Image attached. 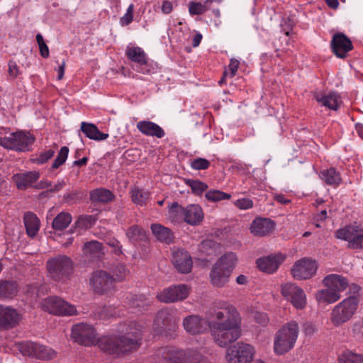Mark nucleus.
Instances as JSON below:
<instances>
[{
    "label": "nucleus",
    "instance_id": "34",
    "mask_svg": "<svg viewBox=\"0 0 363 363\" xmlns=\"http://www.w3.org/2000/svg\"><path fill=\"white\" fill-rule=\"evenodd\" d=\"M83 252L90 258L99 257L104 253L102 244L96 240L86 242L83 247Z\"/></svg>",
    "mask_w": 363,
    "mask_h": 363
},
{
    "label": "nucleus",
    "instance_id": "28",
    "mask_svg": "<svg viewBox=\"0 0 363 363\" xmlns=\"http://www.w3.org/2000/svg\"><path fill=\"white\" fill-rule=\"evenodd\" d=\"M237 256L233 252H229L223 255L214 264L216 268H221L222 270L229 271L231 274L237 263Z\"/></svg>",
    "mask_w": 363,
    "mask_h": 363
},
{
    "label": "nucleus",
    "instance_id": "35",
    "mask_svg": "<svg viewBox=\"0 0 363 363\" xmlns=\"http://www.w3.org/2000/svg\"><path fill=\"white\" fill-rule=\"evenodd\" d=\"M90 197L94 202L106 203L113 199V194L108 189L100 188L91 191Z\"/></svg>",
    "mask_w": 363,
    "mask_h": 363
},
{
    "label": "nucleus",
    "instance_id": "63",
    "mask_svg": "<svg viewBox=\"0 0 363 363\" xmlns=\"http://www.w3.org/2000/svg\"><path fill=\"white\" fill-rule=\"evenodd\" d=\"M40 55L42 57L46 58L49 56V49L45 43L39 45Z\"/></svg>",
    "mask_w": 363,
    "mask_h": 363
},
{
    "label": "nucleus",
    "instance_id": "23",
    "mask_svg": "<svg viewBox=\"0 0 363 363\" xmlns=\"http://www.w3.org/2000/svg\"><path fill=\"white\" fill-rule=\"evenodd\" d=\"M203 218V213L200 206L190 204L185 207L184 221L186 223L196 225L199 224Z\"/></svg>",
    "mask_w": 363,
    "mask_h": 363
},
{
    "label": "nucleus",
    "instance_id": "10",
    "mask_svg": "<svg viewBox=\"0 0 363 363\" xmlns=\"http://www.w3.org/2000/svg\"><path fill=\"white\" fill-rule=\"evenodd\" d=\"M41 308L43 311L57 315H73L77 313L74 305L58 296H50L43 299Z\"/></svg>",
    "mask_w": 363,
    "mask_h": 363
},
{
    "label": "nucleus",
    "instance_id": "21",
    "mask_svg": "<svg viewBox=\"0 0 363 363\" xmlns=\"http://www.w3.org/2000/svg\"><path fill=\"white\" fill-rule=\"evenodd\" d=\"M39 178V173L35 171L17 173L12 177V180L20 190L30 186Z\"/></svg>",
    "mask_w": 363,
    "mask_h": 363
},
{
    "label": "nucleus",
    "instance_id": "45",
    "mask_svg": "<svg viewBox=\"0 0 363 363\" xmlns=\"http://www.w3.org/2000/svg\"><path fill=\"white\" fill-rule=\"evenodd\" d=\"M205 197L209 201L217 202L230 199L231 195L219 190H209L206 193Z\"/></svg>",
    "mask_w": 363,
    "mask_h": 363
},
{
    "label": "nucleus",
    "instance_id": "18",
    "mask_svg": "<svg viewBox=\"0 0 363 363\" xmlns=\"http://www.w3.org/2000/svg\"><path fill=\"white\" fill-rule=\"evenodd\" d=\"M284 259L285 256L281 254L269 255L257 259V264L262 272L271 274L279 268Z\"/></svg>",
    "mask_w": 363,
    "mask_h": 363
},
{
    "label": "nucleus",
    "instance_id": "54",
    "mask_svg": "<svg viewBox=\"0 0 363 363\" xmlns=\"http://www.w3.org/2000/svg\"><path fill=\"white\" fill-rule=\"evenodd\" d=\"M234 205L241 210H247L253 206V201L249 198H242L234 201Z\"/></svg>",
    "mask_w": 363,
    "mask_h": 363
},
{
    "label": "nucleus",
    "instance_id": "11",
    "mask_svg": "<svg viewBox=\"0 0 363 363\" xmlns=\"http://www.w3.org/2000/svg\"><path fill=\"white\" fill-rule=\"evenodd\" d=\"M281 294L296 309L302 310L306 307V295L296 284L288 282L281 284Z\"/></svg>",
    "mask_w": 363,
    "mask_h": 363
},
{
    "label": "nucleus",
    "instance_id": "59",
    "mask_svg": "<svg viewBox=\"0 0 363 363\" xmlns=\"http://www.w3.org/2000/svg\"><path fill=\"white\" fill-rule=\"evenodd\" d=\"M107 245L111 247L113 249V251L117 255H121L122 252V245L120 244V242L114 238L109 239L107 241Z\"/></svg>",
    "mask_w": 363,
    "mask_h": 363
},
{
    "label": "nucleus",
    "instance_id": "44",
    "mask_svg": "<svg viewBox=\"0 0 363 363\" xmlns=\"http://www.w3.org/2000/svg\"><path fill=\"white\" fill-rule=\"evenodd\" d=\"M55 355V352L51 348L42 345H38L35 357L43 360H49L54 358Z\"/></svg>",
    "mask_w": 363,
    "mask_h": 363
},
{
    "label": "nucleus",
    "instance_id": "17",
    "mask_svg": "<svg viewBox=\"0 0 363 363\" xmlns=\"http://www.w3.org/2000/svg\"><path fill=\"white\" fill-rule=\"evenodd\" d=\"M172 262L175 268L182 273H189L192 267V259L187 251L177 250L173 252Z\"/></svg>",
    "mask_w": 363,
    "mask_h": 363
},
{
    "label": "nucleus",
    "instance_id": "64",
    "mask_svg": "<svg viewBox=\"0 0 363 363\" xmlns=\"http://www.w3.org/2000/svg\"><path fill=\"white\" fill-rule=\"evenodd\" d=\"M274 199L277 201L281 204H288L290 203V200L285 198V196L282 194H278L274 196Z\"/></svg>",
    "mask_w": 363,
    "mask_h": 363
},
{
    "label": "nucleus",
    "instance_id": "4",
    "mask_svg": "<svg viewBox=\"0 0 363 363\" xmlns=\"http://www.w3.org/2000/svg\"><path fill=\"white\" fill-rule=\"evenodd\" d=\"M159 354L167 363H210L196 350H181L175 347L168 346L161 348Z\"/></svg>",
    "mask_w": 363,
    "mask_h": 363
},
{
    "label": "nucleus",
    "instance_id": "62",
    "mask_svg": "<svg viewBox=\"0 0 363 363\" xmlns=\"http://www.w3.org/2000/svg\"><path fill=\"white\" fill-rule=\"evenodd\" d=\"M173 9L172 3L169 1H164L161 6V10L163 13L169 14L172 12Z\"/></svg>",
    "mask_w": 363,
    "mask_h": 363
},
{
    "label": "nucleus",
    "instance_id": "39",
    "mask_svg": "<svg viewBox=\"0 0 363 363\" xmlns=\"http://www.w3.org/2000/svg\"><path fill=\"white\" fill-rule=\"evenodd\" d=\"M111 272L110 274L114 284L124 281L130 273L128 267L123 264L113 266L111 269Z\"/></svg>",
    "mask_w": 363,
    "mask_h": 363
},
{
    "label": "nucleus",
    "instance_id": "20",
    "mask_svg": "<svg viewBox=\"0 0 363 363\" xmlns=\"http://www.w3.org/2000/svg\"><path fill=\"white\" fill-rule=\"evenodd\" d=\"M274 229V223L269 218H256L250 226L251 233L257 236H264Z\"/></svg>",
    "mask_w": 363,
    "mask_h": 363
},
{
    "label": "nucleus",
    "instance_id": "56",
    "mask_svg": "<svg viewBox=\"0 0 363 363\" xmlns=\"http://www.w3.org/2000/svg\"><path fill=\"white\" fill-rule=\"evenodd\" d=\"M55 154V151L49 149L42 152L38 157L35 160L36 163L38 164H43L46 162L48 160L53 157Z\"/></svg>",
    "mask_w": 363,
    "mask_h": 363
},
{
    "label": "nucleus",
    "instance_id": "15",
    "mask_svg": "<svg viewBox=\"0 0 363 363\" xmlns=\"http://www.w3.org/2000/svg\"><path fill=\"white\" fill-rule=\"evenodd\" d=\"M331 46L335 55L340 58L345 57L347 53L352 49V42L343 33L333 35Z\"/></svg>",
    "mask_w": 363,
    "mask_h": 363
},
{
    "label": "nucleus",
    "instance_id": "7",
    "mask_svg": "<svg viewBox=\"0 0 363 363\" xmlns=\"http://www.w3.org/2000/svg\"><path fill=\"white\" fill-rule=\"evenodd\" d=\"M256 354L254 345L244 342H238L225 351L228 363H252Z\"/></svg>",
    "mask_w": 363,
    "mask_h": 363
},
{
    "label": "nucleus",
    "instance_id": "60",
    "mask_svg": "<svg viewBox=\"0 0 363 363\" xmlns=\"http://www.w3.org/2000/svg\"><path fill=\"white\" fill-rule=\"evenodd\" d=\"M169 313L167 311H160L155 318V323L157 325H160L161 323H162L163 325H166V320L168 318Z\"/></svg>",
    "mask_w": 363,
    "mask_h": 363
},
{
    "label": "nucleus",
    "instance_id": "43",
    "mask_svg": "<svg viewBox=\"0 0 363 363\" xmlns=\"http://www.w3.org/2000/svg\"><path fill=\"white\" fill-rule=\"evenodd\" d=\"M38 345V343L30 341L22 342L18 344V349L22 354L35 357Z\"/></svg>",
    "mask_w": 363,
    "mask_h": 363
},
{
    "label": "nucleus",
    "instance_id": "50",
    "mask_svg": "<svg viewBox=\"0 0 363 363\" xmlns=\"http://www.w3.org/2000/svg\"><path fill=\"white\" fill-rule=\"evenodd\" d=\"M69 154V148L66 146L62 147L60 150L57 158L55 160L52 167L57 169L62 164H63L67 159Z\"/></svg>",
    "mask_w": 363,
    "mask_h": 363
},
{
    "label": "nucleus",
    "instance_id": "48",
    "mask_svg": "<svg viewBox=\"0 0 363 363\" xmlns=\"http://www.w3.org/2000/svg\"><path fill=\"white\" fill-rule=\"evenodd\" d=\"M210 6L208 4L203 3L191 1L189 4V11L191 15H199L203 13L208 10Z\"/></svg>",
    "mask_w": 363,
    "mask_h": 363
},
{
    "label": "nucleus",
    "instance_id": "46",
    "mask_svg": "<svg viewBox=\"0 0 363 363\" xmlns=\"http://www.w3.org/2000/svg\"><path fill=\"white\" fill-rule=\"evenodd\" d=\"M185 183L191 188L192 192L196 195L201 194L208 188L206 183L199 180L186 179Z\"/></svg>",
    "mask_w": 363,
    "mask_h": 363
},
{
    "label": "nucleus",
    "instance_id": "12",
    "mask_svg": "<svg viewBox=\"0 0 363 363\" xmlns=\"http://www.w3.org/2000/svg\"><path fill=\"white\" fill-rule=\"evenodd\" d=\"M317 269L318 264L315 260L304 257L294 264L291 274L297 280L308 279L315 274Z\"/></svg>",
    "mask_w": 363,
    "mask_h": 363
},
{
    "label": "nucleus",
    "instance_id": "26",
    "mask_svg": "<svg viewBox=\"0 0 363 363\" xmlns=\"http://www.w3.org/2000/svg\"><path fill=\"white\" fill-rule=\"evenodd\" d=\"M81 130L91 140L101 141L108 138V133L100 132L98 128L93 123L82 122L81 123Z\"/></svg>",
    "mask_w": 363,
    "mask_h": 363
},
{
    "label": "nucleus",
    "instance_id": "47",
    "mask_svg": "<svg viewBox=\"0 0 363 363\" xmlns=\"http://www.w3.org/2000/svg\"><path fill=\"white\" fill-rule=\"evenodd\" d=\"M95 223V218L92 216H81L75 222L74 228L80 230L90 228Z\"/></svg>",
    "mask_w": 363,
    "mask_h": 363
},
{
    "label": "nucleus",
    "instance_id": "40",
    "mask_svg": "<svg viewBox=\"0 0 363 363\" xmlns=\"http://www.w3.org/2000/svg\"><path fill=\"white\" fill-rule=\"evenodd\" d=\"M126 237L133 243L146 239L145 232L138 225H132L126 231Z\"/></svg>",
    "mask_w": 363,
    "mask_h": 363
},
{
    "label": "nucleus",
    "instance_id": "24",
    "mask_svg": "<svg viewBox=\"0 0 363 363\" xmlns=\"http://www.w3.org/2000/svg\"><path fill=\"white\" fill-rule=\"evenodd\" d=\"M325 286L340 294L347 286L346 279L338 274H330L323 279Z\"/></svg>",
    "mask_w": 363,
    "mask_h": 363
},
{
    "label": "nucleus",
    "instance_id": "1",
    "mask_svg": "<svg viewBox=\"0 0 363 363\" xmlns=\"http://www.w3.org/2000/svg\"><path fill=\"white\" fill-rule=\"evenodd\" d=\"M121 337L104 336L97 338V334L92 325L79 323L72 329V337L79 344L85 346L98 344L99 347L112 354L119 355L137 350L142 340L141 327L135 323H131L125 329Z\"/></svg>",
    "mask_w": 363,
    "mask_h": 363
},
{
    "label": "nucleus",
    "instance_id": "41",
    "mask_svg": "<svg viewBox=\"0 0 363 363\" xmlns=\"http://www.w3.org/2000/svg\"><path fill=\"white\" fill-rule=\"evenodd\" d=\"M133 201L140 206L145 204L149 199L150 194L148 191L145 189H140L134 188L131 191Z\"/></svg>",
    "mask_w": 363,
    "mask_h": 363
},
{
    "label": "nucleus",
    "instance_id": "25",
    "mask_svg": "<svg viewBox=\"0 0 363 363\" xmlns=\"http://www.w3.org/2000/svg\"><path fill=\"white\" fill-rule=\"evenodd\" d=\"M151 230L156 239L162 242L169 244L174 240V234L171 230L160 224H152Z\"/></svg>",
    "mask_w": 363,
    "mask_h": 363
},
{
    "label": "nucleus",
    "instance_id": "6",
    "mask_svg": "<svg viewBox=\"0 0 363 363\" xmlns=\"http://www.w3.org/2000/svg\"><path fill=\"white\" fill-rule=\"evenodd\" d=\"M358 299L351 296L337 304L332 310L330 320L333 325L339 327L351 319L358 307Z\"/></svg>",
    "mask_w": 363,
    "mask_h": 363
},
{
    "label": "nucleus",
    "instance_id": "42",
    "mask_svg": "<svg viewBox=\"0 0 363 363\" xmlns=\"http://www.w3.org/2000/svg\"><path fill=\"white\" fill-rule=\"evenodd\" d=\"M184 211L185 208L176 202L173 203L168 212L169 219L175 222L184 220Z\"/></svg>",
    "mask_w": 363,
    "mask_h": 363
},
{
    "label": "nucleus",
    "instance_id": "29",
    "mask_svg": "<svg viewBox=\"0 0 363 363\" xmlns=\"http://www.w3.org/2000/svg\"><path fill=\"white\" fill-rule=\"evenodd\" d=\"M23 221L27 234L30 237H34L40 229V220L38 217L31 212H27L24 215Z\"/></svg>",
    "mask_w": 363,
    "mask_h": 363
},
{
    "label": "nucleus",
    "instance_id": "61",
    "mask_svg": "<svg viewBox=\"0 0 363 363\" xmlns=\"http://www.w3.org/2000/svg\"><path fill=\"white\" fill-rule=\"evenodd\" d=\"M255 319L261 325H266L269 322V318L264 313L257 312L255 315Z\"/></svg>",
    "mask_w": 363,
    "mask_h": 363
},
{
    "label": "nucleus",
    "instance_id": "3",
    "mask_svg": "<svg viewBox=\"0 0 363 363\" xmlns=\"http://www.w3.org/2000/svg\"><path fill=\"white\" fill-rule=\"evenodd\" d=\"M299 334V326L296 321L291 320L283 325L274 334V352L282 355L289 352L295 345Z\"/></svg>",
    "mask_w": 363,
    "mask_h": 363
},
{
    "label": "nucleus",
    "instance_id": "8",
    "mask_svg": "<svg viewBox=\"0 0 363 363\" xmlns=\"http://www.w3.org/2000/svg\"><path fill=\"white\" fill-rule=\"evenodd\" d=\"M34 142V138L27 132L13 133L7 137L0 138V145L16 151L26 152Z\"/></svg>",
    "mask_w": 363,
    "mask_h": 363
},
{
    "label": "nucleus",
    "instance_id": "16",
    "mask_svg": "<svg viewBox=\"0 0 363 363\" xmlns=\"http://www.w3.org/2000/svg\"><path fill=\"white\" fill-rule=\"evenodd\" d=\"M313 96L321 106L330 110H337L342 104L341 97L337 92H315Z\"/></svg>",
    "mask_w": 363,
    "mask_h": 363
},
{
    "label": "nucleus",
    "instance_id": "57",
    "mask_svg": "<svg viewBox=\"0 0 363 363\" xmlns=\"http://www.w3.org/2000/svg\"><path fill=\"white\" fill-rule=\"evenodd\" d=\"M9 69L8 72L11 77L16 78L20 74V68L17 65L16 62L12 60H10L8 64Z\"/></svg>",
    "mask_w": 363,
    "mask_h": 363
},
{
    "label": "nucleus",
    "instance_id": "36",
    "mask_svg": "<svg viewBox=\"0 0 363 363\" xmlns=\"http://www.w3.org/2000/svg\"><path fill=\"white\" fill-rule=\"evenodd\" d=\"M338 363H363V354L345 350L339 355Z\"/></svg>",
    "mask_w": 363,
    "mask_h": 363
},
{
    "label": "nucleus",
    "instance_id": "5",
    "mask_svg": "<svg viewBox=\"0 0 363 363\" xmlns=\"http://www.w3.org/2000/svg\"><path fill=\"white\" fill-rule=\"evenodd\" d=\"M47 269L52 279L64 282L69 279L73 273V262L66 255H58L47 261Z\"/></svg>",
    "mask_w": 363,
    "mask_h": 363
},
{
    "label": "nucleus",
    "instance_id": "2",
    "mask_svg": "<svg viewBox=\"0 0 363 363\" xmlns=\"http://www.w3.org/2000/svg\"><path fill=\"white\" fill-rule=\"evenodd\" d=\"M213 320L209 322L211 334L220 347H225L241 336V318L237 309L230 305L214 310Z\"/></svg>",
    "mask_w": 363,
    "mask_h": 363
},
{
    "label": "nucleus",
    "instance_id": "37",
    "mask_svg": "<svg viewBox=\"0 0 363 363\" xmlns=\"http://www.w3.org/2000/svg\"><path fill=\"white\" fill-rule=\"evenodd\" d=\"M358 228L357 225H347L344 228L337 230L335 233L336 238L350 242L353 240L355 233Z\"/></svg>",
    "mask_w": 363,
    "mask_h": 363
},
{
    "label": "nucleus",
    "instance_id": "32",
    "mask_svg": "<svg viewBox=\"0 0 363 363\" xmlns=\"http://www.w3.org/2000/svg\"><path fill=\"white\" fill-rule=\"evenodd\" d=\"M340 297V294L328 287L318 291L315 294V298L319 303H333L338 301Z\"/></svg>",
    "mask_w": 363,
    "mask_h": 363
},
{
    "label": "nucleus",
    "instance_id": "58",
    "mask_svg": "<svg viewBox=\"0 0 363 363\" xmlns=\"http://www.w3.org/2000/svg\"><path fill=\"white\" fill-rule=\"evenodd\" d=\"M317 331L316 326L310 322L305 323L303 325V332L306 336H312Z\"/></svg>",
    "mask_w": 363,
    "mask_h": 363
},
{
    "label": "nucleus",
    "instance_id": "38",
    "mask_svg": "<svg viewBox=\"0 0 363 363\" xmlns=\"http://www.w3.org/2000/svg\"><path fill=\"white\" fill-rule=\"evenodd\" d=\"M72 219L69 213L61 212L54 218L52 226L55 230H62L70 224Z\"/></svg>",
    "mask_w": 363,
    "mask_h": 363
},
{
    "label": "nucleus",
    "instance_id": "14",
    "mask_svg": "<svg viewBox=\"0 0 363 363\" xmlns=\"http://www.w3.org/2000/svg\"><path fill=\"white\" fill-rule=\"evenodd\" d=\"M182 325L184 330L190 335L201 334L208 329L206 321L197 315H187L183 319Z\"/></svg>",
    "mask_w": 363,
    "mask_h": 363
},
{
    "label": "nucleus",
    "instance_id": "53",
    "mask_svg": "<svg viewBox=\"0 0 363 363\" xmlns=\"http://www.w3.org/2000/svg\"><path fill=\"white\" fill-rule=\"evenodd\" d=\"M240 62L235 59H231L228 65V69L224 72V77L233 78L237 73Z\"/></svg>",
    "mask_w": 363,
    "mask_h": 363
},
{
    "label": "nucleus",
    "instance_id": "19",
    "mask_svg": "<svg viewBox=\"0 0 363 363\" xmlns=\"http://www.w3.org/2000/svg\"><path fill=\"white\" fill-rule=\"evenodd\" d=\"M19 315L11 307L0 305V329L13 328L18 324Z\"/></svg>",
    "mask_w": 363,
    "mask_h": 363
},
{
    "label": "nucleus",
    "instance_id": "33",
    "mask_svg": "<svg viewBox=\"0 0 363 363\" xmlns=\"http://www.w3.org/2000/svg\"><path fill=\"white\" fill-rule=\"evenodd\" d=\"M125 54L129 60L138 64H145L147 55L144 50L138 46H128L126 48Z\"/></svg>",
    "mask_w": 363,
    "mask_h": 363
},
{
    "label": "nucleus",
    "instance_id": "51",
    "mask_svg": "<svg viewBox=\"0 0 363 363\" xmlns=\"http://www.w3.org/2000/svg\"><path fill=\"white\" fill-rule=\"evenodd\" d=\"M133 11H134V6L133 4H131L128 7L125 13L120 19V23L121 26H128L133 21Z\"/></svg>",
    "mask_w": 363,
    "mask_h": 363
},
{
    "label": "nucleus",
    "instance_id": "13",
    "mask_svg": "<svg viewBox=\"0 0 363 363\" xmlns=\"http://www.w3.org/2000/svg\"><path fill=\"white\" fill-rule=\"evenodd\" d=\"M190 288L186 284H178L163 289L157 295V298L164 303H174L186 298Z\"/></svg>",
    "mask_w": 363,
    "mask_h": 363
},
{
    "label": "nucleus",
    "instance_id": "30",
    "mask_svg": "<svg viewBox=\"0 0 363 363\" xmlns=\"http://www.w3.org/2000/svg\"><path fill=\"white\" fill-rule=\"evenodd\" d=\"M320 179L328 185L337 186L342 182L340 174L334 168H330L320 172Z\"/></svg>",
    "mask_w": 363,
    "mask_h": 363
},
{
    "label": "nucleus",
    "instance_id": "9",
    "mask_svg": "<svg viewBox=\"0 0 363 363\" xmlns=\"http://www.w3.org/2000/svg\"><path fill=\"white\" fill-rule=\"evenodd\" d=\"M89 284L94 292L97 294H107L115 290L111 274L104 269H98L91 273Z\"/></svg>",
    "mask_w": 363,
    "mask_h": 363
},
{
    "label": "nucleus",
    "instance_id": "55",
    "mask_svg": "<svg viewBox=\"0 0 363 363\" xmlns=\"http://www.w3.org/2000/svg\"><path fill=\"white\" fill-rule=\"evenodd\" d=\"M154 67L152 64L149 63L145 60V64L144 65H137L135 70L140 73L144 74H150L152 72H153Z\"/></svg>",
    "mask_w": 363,
    "mask_h": 363
},
{
    "label": "nucleus",
    "instance_id": "27",
    "mask_svg": "<svg viewBox=\"0 0 363 363\" xmlns=\"http://www.w3.org/2000/svg\"><path fill=\"white\" fill-rule=\"evenodd\" d=\"M220 269L213 267L210 273L211 282L217 287H222L227 284L230 276L229 271Z\"/></svg>",
    "mask_w": 363,
    "mask_h": 363
},
{
    "label": "nucleus",
    "instance_id": "31",
    "mask_svg": "<svg viewBox=\"0 0 363 363\" xmlns=\"http://www.w3.org/2000/svg\"><path fill=\"white\" fill-rule=\"evenodd\" d=\"M18 287L15 281H0V299H11L16 296Z\"/></svg>",
    "mask_w": 363,
    "mask_h": 363
},
{
    "label": "nucleus",
    "instance_id": "22",
    "mask_svg": "<svg viewBox=\"0 0 363 363\" xmlns=\"http://www.w3.org/2000/svg\"><path fill=\"white\" fill-rule=\"evenodd\" d=\"M137 128L145 135L162 138L164 136V130L157 124L149 121H141L137 123Z\"/></svg>",
    "mask_w": 363,
    "mask_h": 363
},
{
    "label": "nucleus",
    "instance_id": "52",
    "mask_svg": "<svg viewBox=\"0 0 363 363\" xmlns=\"http://www.w3.org/2000/svg\"><path fill=\"white\" fill-rule=\"evenodd\" d=\"M210 166V162L204 158H196L191 162V167L196 170L206 169Z\"/></svg>",
    "mask_w": 363,
    "mask_h": 363
},
{
    "label": "nucleus",
    "instance_id": "49",
    "mask_svg": "<svg viewBox=\"0 0 363 363\" xmlns=\"http://www.w3.org/2000/svg\"><path fill=\"white\" fill-rule=\"evenodd\" d=\"M354 235L347 247L351 249H363V230L358 227Z\"/></svg>",
    "mask_w": 363,
    "mask_h": 363
}]
</instances>
